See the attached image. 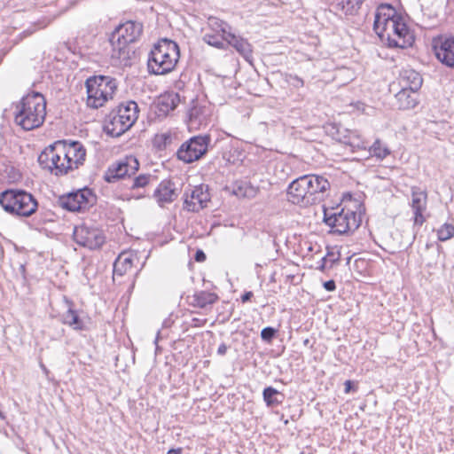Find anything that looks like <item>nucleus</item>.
<instances>
[{
	"mask_svg": "<svg viewBox=\"0 0 454 454\" xmlns=\"http://www.w3.org/2000/svg\"><path fill=\"white\" fill-rule=\"evenodd\" d=\"M42 375L48 381L52 382L53 386H58L59 381L54 378V376L51 373V371H42Z\"/></svg>",
	"mask_w": 454,
	"mask_h": 454,
	"instance_id": "nucleus-49",
	"label": "nucleus"
},
{
	"mask_svg": "<svg viewBox=\"0 0 454 454\" xmlns=\"http://www.w3.org/2000/svg\"><path fill=\"white\" fill-rule=\"evenodd\" d=\"M303 344L305 346H308L309 344V339H306L304 341H303Z\"/></svg>",
	"mask_w": 454,
	"mask_h": 454,
	"instance_id": "nucleus-58",
	"label": "nucleus"
},
{
	"mask_svg": "<svg viewBox=\"0 0 454 454\" xmlns=\"http://www.w3.org/2000/svg\"><path fill=\"white\" fill-rule=\"evenodd\" d=\"M262 398L267 407L275 408L283 403L285 395L275 387L268 386L262 390Z\"/></svg>",
	"mask_w": 454,
	"mask_h": 454,
	"instance_id": "nucleus-30",
	"label": "nucleus"
},
{
	"mask_svg": "<svg viewBox=\"0 0 454 454\" xmlns=\"http://www.w3.org/2000/svg\"><path fill=\"white\" fill-rule=\"evenodd\" d=\"M180 58L178 44L170 39H160L149 53L147 66L149 73L163 75L172 72Z\"/></svg>",
	"mask_w": 454,
	"mask_h": 454,
	"instance_id": "nucleus-3",
	"label": "nucleus"
},
{
	"mask_svg": "<svg viewBox=\"0 0 454 454\" xmlns=\"http://www.w3.org/2000/svg\"><path fill=\"white\" fill-rule=\"evenodd\" d=\"M110 43L112 45L111 58L120 66L130 67L136 59V51L131 43L114 41H110Z\"/></svg>",
	"mask_w": 454,
	"mask_h": 454,
	"instance_id": "nucleus-22",
	"label": "nucleus"
},
{
	"mask_svg": "<svg viewBox=\"0 0 454 454\" xmlns=\"http://www.w3.org/2000/svg\"><path fill=\"white\" fill-rule=\"evenodd\" d=\"M340 261V254L328 256L329 269H332Z\"/></svg>",
	"mask_w": 454,
	"mask_h": 454,
	"instance_id": "nucleus-54",
	"label": "nucleus"
},
{
	"mask_svg": "<svg viewBox=\"0 0 454 454\" xmlns=\"http://www.w3.org/2000/svg\"><path fill=\"white\" fill-rule=\"evenodd\" d=\"M180 101L177 93H168L160 95L155 103V114L158 117H165L167 114L173 111Z\"/></svg>",
	"mask_w": 454,
	"mask_h": 454,
	"instance_id": "nucleus-27",
	"label": "nucleus"
},
{
	"mask_svg": "<svg viewBox=\"0 0 454 454\" xmlns=\"http://www.w3.org/2000/svg\"><path fill=\"white\" fill-rule=\"evenodd\" d=\"M97 202V196L88 187L59 196L57 206L69 212H84Z\"/></svg>",
	"mask_w": 454,
	"mask_h": 454,
	"instance_id": "nucleus-9",
	"label": "nucleus"
},
{
	"mask_svg": "<svg viewBox=\"0 0 454 454\" xmlns=\"http://www.w3.org/2000/svg\"><path fill=\"white\" fill-rule=\"evenodd\" d=\"M415 383L416 384H423V382L421 380H416Z\"/></svg>",
	"mask_w": 454,
	"mask_h": 454,
	"instance_id": "nucleus-59",
	"label": "nucleus"
},
{
	"mask_svg": "<svg viewBox=\"0 0 454 454\" xmlns=\"http://www.w3.org/2000/svg\"><path fill=\"white\" fill-rule=\"evenodd\" d=\"M87 106L98 109L113 98L118 86L117 80L109 75H94L85 82Z\"/></svg>",
	"mask_w": 454,
	"mask_h": 454,
	"instance_id": "nucleus-7",
	"label": "nucleus"
},
{
	"mask_svg": "<svg viewBox=\"0 0 454 454\" xmlns=\"http://www.w3.org/2000/svg\"><path fill=\"white\" fill-rule=\"evenodd\" d=\"M357 390H358V381L357 380H347L344 382V393L345 394H354V393H356Z\"/></svg>",
	"mask_w": 454,
	"mask_h": 454,
	"instance_id": "nucleus-44",
	"label": "nucleus"
},
{
	"mask_svg": "<svg viewBox=\"0 0 454 454\" xmlns=\"http://www.w3.org/2000/svg\"><path fill=\"white\" fill-rule=\"evenodd\" d=\"M182 453H183L182 448H171L167 452V454H182Z\"/></svg>",
	"mask_w": 454,
	"mask_h": 454,
	"instance_id": "nucleus-56",
	"label": "nucleus"
},
{
	"mask_svg": "<svg viewBox=\"0 0 454 454\" xmlns=\"http://www.w3.org/2000/svg\"><path fill=\"white\" fill-rule=\"evenodd\" d=\"M307 177V186H309L308 196L309 205L321 202L326 197V192L330 189L329 181L322 176L304 175Z\"/></svg>",
	"mask_w": 454,
	"mask_h": 454,
	"instance_id": "nucleus-17",
	"label": "nucleus"
},
{
	"mask_svg": "<svg viewBox=\"0 0 454 454\" xmlns=\"http://www.w3.org/2000/svg\"><path fill=\"white\" fill-rule=\"evenodd\" d=\"M230 346L226 345L225 343H221L217 348V355L218 356H224L227 353V350L229 349Z\"/></svg>",
	"mask_w": 454,
	"mask_h": 454,
	"instance_id": "nucleus-53",
	"label": "nucleus"
},
{
	"mask_svg": "<svg viewBox=\"0 0 454 454\" xmlns=\"http://www.w3.org/2000/svg\"><path fill=\"white\" fill-rule=\"evenodd\" d=\"M364 0H335V8L346 15H355L361 8Z\"/></svg>",
	"mask_w": 454,
	"mask_h": 454,
	"instance_id": "nucleus-31",
	"label": "nucleus"
},
{
	"mask_svg": "<svg viewBox=\"0 0 454 454\" xmlns=\"http://www.w3.org/2000/svg\"><path fill=\"white\" fill-rule=\"evenodd\" d=\"M132 266V257L126 254H121L114 262V275L123 276Z\"/></svg>",
	"mask_w": 454,
	"mask_h": 454,
	"instance_id": "nucleus-32",
	"label": "nucleus"
},
{
	"mask_svg": "<svg viewBox=\"0 0 454 454\" xmlns=\"http://www.w3.org/2000/svg\"><path fill=\"white\" fill-rule=\"evenodd\" d=\"M438 239L440 241H446L454 236V226L450 223H444L437 231Z\"/></svg>",
	"mask_w": 454,
	"mask_h": 454,
	"instance_id": "nucleus-42",
	"label": "nucleus"
},
{
	"mask_svg": "<svg viewBox=\"0 0 454 454\" xmlns=\"http://www.w3.org/2000/svg\"><path fill=\"white\" fill-rule=\"evenodd\" d=\"M245 185H247V182H239L236 183L233 186L232 192L237 197H245Z\"/></svg>",
	"mask_w": 454,
	"mask_h": 454,
	"instance_id": "nucleus-45",
	"label": "nucleus"
},
{
	"mask_svg": "<svg viewBox=\"0 0 454 454\" xmlns=\"http://www.w3.org/2000/svg\"><path fill=\"white\" fill-rule=\"evenodd\" d=\"M278 330L272 326H266L261 331V339L267 344H271L273 340L278 337Z\"/></svg>",
	"mask_w": 454,
	"mask_h": 454,
	"instance_id": "nucleus-40",
	"label": "nucleus"
},
{
	"mask_svg": "<svg viewBox=\"0 0 454 454\" xmlns=\"http://www.w3.org/2000/svg\"><path fill=\"white\" fill-rule=\"evenodd\" d=\"M209 201L210 193L208 185L200 184L194 186L190 193L188 191L184 192V209L197 213L204 207H207Z\"/></svg>",
	"mask_w": 454,
	"mask_h": 454,
	"instance_id": "nucleus-13",
	"label": "nucleus"
},
{
	"mask_svg": "<svg viewBox=\"0 0 454 454\" xmlns=\"http://www.w3.org/2000/svg\"><path fill=\"white\" fill-rule=\"evenodd\" d=\"M175 134L171 131L156 134L153 139V145L158 151L166 150L173 142Z\"/></svg>",
	"mask_w": 454,
	"mask_h": 454,
	"instance_id": "nucleus-33",
	"label": "nucleus"
},
{
	"mask_svg": "<svg viewBox=\"0 0 454 454\" xmlns=\"http://www.w3.org/2000/svg\"><path fill=\"white\" fill-rule=\"evenodd\" d=\"M138 106L133 101L121 102L113 109L106 117L104 131L113 137H118L129 130L138 117Z\"/></svg>",
	"mask_w": 454,
	"mask_h": 454,
	"instance_id": "nucleus-4",
	"label": "nucleus"
},
{
	"mask_svg": "<svg viewBox=\"0 0 454 454\" xmlns=\"http://www.w3.org/2000/svg\"><path fill=\"white\" fill-rule=\"evenodd\" d=\"M187 115L190 125L200 126L206 121L207 115V107L200 106L197 100H192Z\"/></svg>",
	"mask_w": 454,
	"mask_h": 454,
	"instance_id": "nucleus-29",
	"label": "nucleus"
},
{
	"mask_svg": "<svg viewBox=\"0 0 454 454\" xmlns=\"http://www.w3.org/2000/svg\"><path fill=\"white\" fill-rule=\"evenodd\" d=\"M323 222L331 228V232L343 235L353 232L361 225L362 216L349 208L324 207Z\"/></svg>",
	"mask_w": 454,
	"mask_h": 454,
	"instance_id": "nucleus-6",
	"label": "nucleus"
},
{
	"mask_svg": "<svg viewBox=\"0 0 454 454\" xmlns=\"http://www.w3.org/2000/svg\"><path fill=\"white\" fill-rule=\"evenodd\" d=\"M73 239L79 246L91 250L100 248L106 240L101 230L86 224L74 227Z\"/></svg>",
	"mask_w": 454,
	"mask_h": 454,
	"instance_id": "nucleus-11",
	"label": "nucleus"
},
{
	"mask_svg": "<svg viewBox=\"0 0 454 454\" xmlns=\"http://www.w3.org/2000/svg\"><path fill=\"white\" fill-rule=\"evenodd\" d=\"M301 454H303V452H301Z\"/></svg>",
	"mask_w": 454,
	"mask_h": 454,
	"instance_id": "nucleus-61",
	"label": "nucleus"
},
{
	"mask_svg": "<svg viewBox=\"0 0 454 454\" xmlns=\"http://www.w3.org/2000/svg\"><path fill=\"white\" fill-rule=\"evenodd\" d=\"M55 170L53 175L62 176L67 175L69 172L75 170L72 163H67V160H60L59 162L54 166Z\"/></svg>",
	"mask_w": 454,
	"mask_h": 454,
	"instance_id": "nucleus-39",
	"label": "nucleus"
},
{
	"mask_svg": "<svg viewBox=\"0 0 454 454\" xmlns=\"http://www.w3.org/2000/svg\"><path fill=\"white\" fill-rule=\"evenodd\" d=\"M371 153L380 160L385 159L390 154L389 148L383 145L380 139H376L372 145L370 147Z\"/></svg>",
	"mask_w": 454,
	"mask_h": 454,
	"instance_id": "nucleus-35",
	"label": "nucleus"
},
{
	"mask_svg": "<svg viewBox=\"0 0 454 454\" xmlns=\"http://www.w3.org/2000/svg\"><path fill=\"white\" fill-rule=\"evenodd\" d=\"M324 288L328 292H333L336 289V284L335 281L333 279H330L328 281H325L324 284Z\"/></svg>",
	"mask_w": 454,
	"mask_h": 454,
	"instance_id": "nucleus-51",
	"label": "nucleus"
},
{
	"mask_svg": "<svg viewBox=\"0 0 454 454\" xmlns=\"http://www.w3.org/2000/svg\"><path fill=\"white\" fill-rule=\"evenodd\" d=\"M20 271L23 278L26 279V267H25V265L21 264L20 266Z\"/></svg>",
	"mask_w": 454,
	"mask_h": 454,
	"instance_id": "nucleus-57",
	"label": "nucleus"
},
{
	"mask_svg": "<svg viewBox=\"0 0 454 454\" xmlns=\"http://www.w3.org/2000/svg\"><path fill=\"white\" fill-rule=\"evenodd\" d=\"M258 192V189L251 185L250 183L247 182L245 185V197L244 198H254Z\"/></svg>",
	"mask_w": 454,
	"mask_h": 454,
	"instance_id": "nucleus-47",
	"label": "nucleus"
},
{
	"mask_svg": "<svg viewBox=\"0 0 454 454\" xmlns=\"http://www.w3.org/2000/svg\"><path fill=\"white\" fill-rule=\"evenodd\" d=\"M64 329H61L60 333H61V336L64 334Z\"/></svg>",
	"mask_w": 454,
	"mask_h": 454,
	"instance_id": "nucleus-60",
	"label": "nucleus"
},
{
	"mask_svg": "<svg viewBox=\"0 0 454 454\" xmlns=\"http://www.w3.org/2000/svg\"><path fill=\"white\" fill-rule=\"evenodd\" d=\"M116 363H115V365L117 367H121L122 365H124V369H127L128 367L130 366L129 364H128L127 362H129L130 364H134L135 362V357H134V354L131 352V351H129V350H125L124 352L122 353H120L117 356H116Z\"/></svg>",
	"mask_w": 454,
	"mask_h": 454,
	"instance_id": "nucleus-37",
	"label": "nucleus"
},
{
	"mask_svg": "<svg viewBox=\"0 0 454 454\" xmlns=\"http://www.w3.org/2000/svg\"><path fill=\"white\" fill-rule=\"evenodd\" d=\"M307 177L301 176L294 180L287 188L288 200L295 205L309 206V200L307 198L308 189Z\"/></svg>",
	"mask_w": 454,
	"mask_h": 454,
	"instance_id": "nucleus-20",
	"label": "nucleus"
},
{
	"mask_svg": "<svg viewBox=\"0 0 454 454\" xmlns=\"http://www.w3.org/2000/svg\"><path fill=\"white\" fill-rule=\"evenodd\" d=\"M154 180V177L150 174H141L134 178L127 179L125 184L127 187L126 195L128 199L140 200L149 197L146 192L147 186Z\"/></svg>",
	"mask_w": 454,
	"mask_h": 454,
	"instance_id": "nucleus-19",
	"label": "nucleus"
},
{
	"mask_svg": "<svg viewBox=\"0 0 454 454\" xmlns=\"http://www.w3.org/2000/svg\"><path fill=\"white\" fill-rule=\"evenodd\" d=\"M206 321H207L206 319H200V318L194 317L192 320V325L196 326V327L202 326V325H204Z\"/></svg>",
	"mask_w": 454,
	"mask_h": 454,
	"instance_id": "nucleus-55",
	"label": "nucleus"
},
{
	"mask_svg": "<svg viewBox=\"0 0 454 454\" xmlns=\"http://www.w3.org/2000/svg\"><path fill=\"white\" fill-rule=\"evenodd\" d=\"M226 47L228 45L233 47L247 61L252 62L253 60V49L252 45L247 39L236 35L231 31L224 35Z\"/></svg>",
	"mask_w": 454,
	"mask_h": 454,
	"instance_id": "nucleus-24",
	"label": "nucleus"
},
{
	"mask_svg": "<svg viewBox=\"0 0 454 454\" xmlns=\"http://www.w3.org/2000/svg\"><path fill=\"white\" fill-rule=\"evenodd\" d=\"M139 169V162L133 156H126L124 159L111 164L104 175L106 183H115L120 179H125L136 175Z\"/></svg>",
	"mask_w": 454,
	"mask_h": 454,
	"instance_id": "nucleus-10",
	"label": "nucleus"
},
{
	"mask_svg": "<svg viewBox=\"0 0 454 454\" xmlns=\"http://www.w3.org/2000/svg\"><path fill=\"white\" fill-rule=\"evenodd\" d=\"M211 147L209 134L193 136L179 146L176 157L184 164H192L203 159Z\"/></svg>",
	"mask_w": 454,
	"mask_h": 454,
	"instance_id": "nucleus-8",
	"label": "nucleus"
},
{
	"mask_svg": "<svg viewBox=\"0 0 454 454\" xmlns=\"http://www.w3.org/2000/svg\"><path fill=\"white\" fill-rule=\"evenodd\" d=\"M209 25L212 27V32L223 33V35L230 32L227 29L230 28L229 25L217 18H210Z\"/></svg>",
	"mask_w": 454,
	"mask_h": 454,
	"instance_id": "nucleus-41",
	"label": "nucleus"
},
{
	"mask_svg": "<svg viewBox=\"0 0 454 454\" xmlns=\"http://www.w3.org/2000/svg\"><path fill=\"white\" fill-rule=\"evenodd\" d=\"M427 194L419 187H411V207L414 214V226H421L426 221L423 213L427 209Z\"/></svg>",
	"mask_w": 454,
	"mask_h": 454,
	"instance_id": "nucleus-21",
	"label": "nucleus"
},
{
	"mask_svg": "<svg viewBox=\"0 0 454 454\" xmlns=\"http://www.w3.org/2000/svg\"><path fill=\"white\" fill-rule=\"evenodd\" d=\"M207 259V255L203 250L198 249L194 254V260L198 262H203Z\"/></svg>",
	"mask_w": 454,
	"mask_h": 454,
	"instance_id": "nucleus-50",
	"label": "nucleus"
},
{
	"mask_svg": "<svg viewBox=\"0 0 454 454\" xmlns=\"http://www.w3.org/2000/svg\"><path fill=\"white\" fill-rule=\"evenodd\" d=\"M417 91H413L409 89H401L396 94L395 98L397 100V106L399 109L408 110L414 108L418 104L419 100L416 96Z\"/></svg>",
	"mask_w": 454,
	"mask_h": 454,
	"instance_id": "nucleus-28",
	"label": "nucleus"
},
{
	"mask_svg": "<svg viewBox=\"0 0 454 454\" xmlns=\"http://www.w3.org/2000/svg\"><path fill=\"white\" fill-rule=\"evenodd\" d=\"M52 21V19L51 18H43L42 20H39L37 22L30 26L28 28L24 30L21 34V37H27L31 35H33L37 29L44 28L47 26L51 24Z\"/></svg>",
	"mask_w": 454,
	"mask_h": 454,
	"instance_id": "nucleus-36",
	"label": "nucleus"
},
{
	"mask_svg": "<svg viewBox=\"0 0 454 454\" xmlns=\"http://www.w3.org/2000/svg\"><path fill=\"white\" fill-rule=\"evenodd\" d=\"M332 255L333 256L334 253L328 252L327 254L321 259V262L317 269L322 272H325L326 270H329L328 256Z\"/></svg>",
	"mask_w": 454,
	"mask_h": 454,
	"instance_id": "nucleus-46",
	"label": "nucleus"
},
{
	"mask_svg": "<svg viewBox=\"0 0 454 454\" xmlns=\"http://www.w3.org/2000/svg\"><path fill=\"white\" fill-rule=\"evenodd\" d=\"M373 30L389 48L406 49L415 42L403 17L389 4H381L375 12Z\"/></svg>",
	"mask_w": 454,
	"mask_h": 454,
	"instance_id": "nucleus-1",
	"label": "nucleus"
},
{
	"mask_svg": "<svg viewBox=\"0 0 454 454\" xmlns=\"http://www.w3.org/2000/svg\"><path fill=\"white\" fill-rule=\"evenodd\" d=\"M254 297V294L253 292L251 291H247L245 292L241 297H240V301L243 302V303H246V302H248L251 301V299Z\"/></svg>",
	"mask_w": 454,
	"mask_h": 454,
	"instance_id": "nucleus-52",
	"label": "nucleus"
},
{
	"mask_svg": "<svg viewBox=\"0 0 454 454\" xmlns=\"http://www.w3.org/2000/svg\"><path fill=\"white\" fill-rule=\"evenodd\" d=\"M179 190L176 183L171 179H164L160 181L153 192L152 197L156 200L160 207L174 202L179 195Z\"/></svg>",
	"mask_w": 454,
	"mask_h": 454,
	"instance_id": "nucleus-18",
	"label": "nucleus"
},
{
	"mask_svg": "<svg viewBox=\"0 0 454 454\" xmlns=\"http://www.w3.org/2000/svg\"><path fill=\"white\" fill-rule=\"evenodd\" d=\"M399 84L403 89L418 91L423 83L421 74L411 68H403L399 74Z\"/></svg>",
	"mask_w": 454,
	"mask_h": 454,
	"instance_id": "nucleus-25",
	"label": "nucleus"
},
{
	"mask_svg": "<svg viewBox=\"0 0 454 454\" xmlns=\"http://www.w3.org/2000/svg\"><path fill=\"white\" fill-rule=\"evenodd\" d=\"M342 142L353 149H364L365 148L364 141H362L355 133H350L348 136L344 137Z\"/></svg>",
	"mask_w": 454,
	"mask_h": 454,
	"instance_id": "nucleus-38",
	"label": "nucleus"
},
{
	"mask_svg": "<svg viewBox=\"0 0 454 454\" xmlns=\"http://www.w3.org/2000/svg\"><path fill=\"white\" fill-rule=\"evenodd\" d=\"M436 59L449 67H454V36L438 35L432 40Z\"/></svg>",
	"mask_w": 454,
	"mask_h": 454,
	"instance_id": "nucleus-14",
	"label": "nucleus"
},
{
	"mask_svg": "<svg viewBox=\"0 0 454 454\" xmlns=\"http://www.w3.org/2000/svg\"><path fill=\"white\" fill-rule=\"evenodd\" d=\"M61 147L59 146L58 152L64 153V160L67 163H72L75 169L83 165L86 158V149L79 141L59 140Z\"/></svg>",
	"mask_w": 454,
	"mask_h": 454,
	"instance_id": "nucleus-16",
	"label": "nucleus"
},
{
	"mask_svg": "<svg viewBox=\"0 0 454 454\" xmlns=\"http://www.w3.org/2000/svg\"><path fill=\"white\" fill-rule=\"evenodd\" d=\"M186 300L189 305L192 307L207 309L217 302L219 296L213 292L198 291L193 295H188Z\"/></svg>",
	"mask_w": 454,
	"mask_h": 454,
	"instance_id": "nucleus-26",
	"label": "nucleus"
},
{
	"mask_svg": "<svg viewBox=\"0 0 454 454\" xmlns=\"http://www.w3.org/2000/svg\"><path fill=\"white\" fill-rule=\"evenodd\" d=\"M203 40L208 45L215 47L217 49L225 50L226 42L223 36V33L208 32L203 36Z\"/></svg>",
	"mask_w": 454,
	"mask_h": 454,
	"instance_id": "nucleus-34",
	"label": "nucleus"
},
{
	"mask_svg": "<svg viewBox=\"0 0 454 454\" xmlns=\"http://www.w3.org/2000/svg\"><path fill=\"white\" fill-rule=\"evenodd\" d=\"M59 146H62L59 140L54 142L52 145H50L38 156L39 165L43 168L48 169L51 174L54 173V166H56L60 160H65L63 156L64 153H59L58 152L59 149Z\"/></svg>",
	"mask_w": 454,
	"mask_h": 454,
	"instance_id": "nucleus-23",
	"label": "nucleus"
},
{
	"mask_svg": "<svg viewBox=\"0 0 454 454\" xmlns=\"http://www.w3.org/2000/svg\"><path fill=\"white\" fill-rule=\"evenodd\" d=\"M68 309L60 315L62 324L68 325L75 332H89L90 330V317L83 311L74 308L72 301L66 298Z\"/></svg>",
	"mask_w": 454,
	"mask_h": 454,
	"instance_id": "nucleus-12",
	"label": "nucleus"
},
{
	"mask_svg": "<svg viewBox=\"0 0 454 454\" xmlns=\"http://www.w3.org/2000/svg\"><path fill=\"white\" fill-rule=\"evenodd\" d=\"M161 373V376H165L170 383H172L173 386L179 385L182 381V380H176V379L172 382V378L179 376V372L177 370L175 371H159Z\"/></svg>",
	"mask_w": 454,
	"mask_h": 454,
	"instance_id": "nucleus-43",
	"label": "nucleus"
},
{
	"mask_svg": "<svg viewBox=\"0 0 454 454\" xmlns=\"http://www.w3.org/2000/svg\"><path fill=\"white\" fill-rule=\"evenodd\" d=\"M46 99L37 91H30L15 104L14 121L24 130L40 128L46 117Z\"/></svg>",
	"mask_w": 454,
	"mask_h": 454,
	"instance_id": "nucleus-2",
	"label": "nucleus"
},
{
	"mask_svg": "<svg viewBox=\"0 0 454 454\" xmlns=\"http://www.w3.org/2000/svg\"><path fill=\"white\" fill-rule=\"evenodd\" d=\"M4 210L17 217H29L38 209V201L30 192L22 189H6L0 193Z\"/></svg>",
	"mask_w": 454,
	"mask_h": 454,
	"instance_id": "nucleus-5",
	"label": "nucleus"
},
{
	"mask_svg": "<svg viewBox=\"0 0 454 454\" xmlns=\"http://www.w3.org/2000/svg\"><path fill=\"white\" fill-rule=\"evenodd\" d=\"M143 33V24L137 21L128 20L119 25L111 34L109 41L121 43H135Z\"/></svg>",
	"mask_w": 454,
	"mask_h": 454,
	"instance_id": "nucleus-15",
	"label": "nucleus"
},
{
	"mask_svg": "<svg viewBox=\"0 0 454 454\" xmlns=\"http://www.w3.org/2000/svg\"><path fill=\"white\" fill-rule=\"evenodd\" d=\"M289 77L293 81L292 82V85L294 87H295V88L303 87L304 82H303V80L301 77H299L296 74H290Z\"/></svg>",
	"mask_w": 454,
	"mask_h": 454,
	"instance_id": "nucleus-48",
	"label": "nucleus"
}]
</instances>
